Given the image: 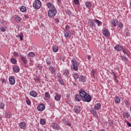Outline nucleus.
<instances>
[{
  "mask_svg": "<svg viewBox=\"0 0 131 131\" xmlns=\"http://www.w3.org/2000/svg\"><path fill=\"white\" fill-rule=\"evenodd\" d=\"M71 63L73 70L77 71V70H78V67H79V62L78 61L75 60V59H72Z\"/></svg>",
  "mask_w": 131,
  "mask_h": 131,
  "instance_id": "obj_1",
  "label": "nucleus"
},
{
  "mask_svg": "<svg viewBox=\"0 0 131 131\" xmlns=\"http://www.w3.org/2000/svg\"><path fill=\"white\" fill-rule=\"evenodd\" d=\"M56 14H57V10H56V8L51 9L48 11V16L49 18H51L52 19L54 18L56 16Z\"/></svg>",
  "mask_w": 131,
  "mask_h": 131,
  "instance_id": "obj_2",
  "label": "nucleus"
},
{
  "mask_svg": "<svg viewBox=\"0 0 131 131\" xmlns=\"http://www.w3.org/2000/svg\"><path fill=\"white\" fill-rule=\"evenodd\" d=\"M33 7L35 10L40 9V7H41V2H40V1L39 0L35 1L33 4Z\"/></svg>",
  "mask_w": 131,
  "mask_h": 131,
  "instance_id": "obj_3",
  "label": "nucleus"
},
{
  "mask_svg": "<svg viewBox=\"0 0 131 131\" xmlns=\"http://www.w3.org/2000/svg\"><path fill=\"white\" fill-rule=\"evenodd\" d=\"M82 101L84 102H87L88 103H90L91 101H92V96L90 95V94H86L82 98Z\"/></svg>",
  "mask_w": 131,
  "mask_h": 131,
  "instance_id": "obj_4",
  "label": "nucleus"
},
{
  "mask_svg": "<svg viewBox=\"0 0 131 131\" xmlns=\"http://www.w3.org/2000/svg\"><path fill=\"white\" fill-rule=\"evenodd\" d=\"M103 34L105 37H108L110 36V32H109V30L106 29H104L103 31Z\"/></svg>",
  "mask_w": 131,
  "mask_h": 131,
  "instance_id": "obj_5",
  "label": "nucleus"
},
{
  "mask_svg": "<svg viewBox=\"0 0 131 131\" xmlns=\"http://www.w3.org/2000/svg\"><path fill=\"white\" fill-rule=\"evenodd\" d=\"M45 109H46V106L43 103L39 104L37 106V110L38 111H43Z\"/></svg>",
  "mask_w": 131,
  "mask_h": 131,
  "instance_id": "obj_6",
  "label": "nucleus"
},
{
  "mask_svg": "<svg viewBox=\"0 0 131 131\" xmlns=\"http://www.w3.org/2000/svg\"><path fill=\"white\" fill-rule=\"evenodd\" d=\"M64 37L66 38H70L71 37V32L68 31H65L64 33Z\"/></svg>",
  "mask_w": 131,
  "mask_h": 131,
  "instance_id": "obj_7",
  "label": "nucleus"
},
{
  "mask_svg": "<svg viewBox=\"0 0 131 131\" xmlns=\"http://www.w3.org/2000/svg\"><path fill=\"white\" fill-rule=\"evenodd\" d=\"M86 94H88V93H86V92L82 90H80L79 93V95L80 97H81V99L83 98Z\"/></svg>",
  "mask_w": 131,
  "mask_h": 131,
  "instance_id": "obj_8",
  "label": "nucleus"
},
{
  "mask_svg": "<svg viewBox=\"0 0 131 131\" xmlns=\"http://www.w3.org/2000/svg\"><path fill=\"white\" fill-rule=\"evenodd\" d=\"M9 82L11 84H14L16 81H15V78L13 76H10L9 78Z\"/></svg>",
  "mask_w": 131,
  "mask_h": 131,
  "instance_id": "obj_9",
  "label": "nucleus"
},
{
  "mask_svg": "<svg viewBox=\"0 0 131 131\" xmlns=\"http://www.w3.org/2000/svg\"><path fill=\"white\" fill-rule=\"evenodd\" d=\"M115 50H116V51H118V52H120L122 51L123 48L122 47H121V46L117 45L115 47Z\"/></svg>",
  "mask_w": 131,
  "mask_h": 131,
  "instance_id": "obj_10",
  "label": "nucleus"
},
{
  "mask_svg": "<svg viewBox=\"0 0 131 131\" xmlns=\"http://www.w3.org/2000/svg\"><path fill=\"white\" fill-rule=\"evenodd\" d=\"M13 71L15 73H18V72L20 71V68H19L18 67L14 66V67H13Z\"/></svg>",
  "mask_w": 131,
  "mask_h": 131,
  "instance_id": "obj_11",
  "label": "nucleus"
},
{
  "mask_svg": "<svg viewBox=\"0 0 131 131\" xmlns=\"http://www.w3.org/2000/svg\"><path fill=\"white\" fill-rule=\"evenodd\" d=\"M19 126L20 128L24 129L26 127V124L24 122H21L19 124Z\"/></svg>",
  "mask_w": 131,
  "mask_h": 131,
  "instance_id": "obj_12",
  "label": "nucleus"
},
{
  "mask_svg": "<svg viewBox=\"0 0 131 131\" xmlns=\"http://www.w3.org/2000/svg\"><path fill=\"white\" fill-rule=\"evenodd\" d=\"M74 111L76 113H80V106H75L74 108Z\"/></svg>",
  "mask_w": 131,
  "mask_h": 131,
  "instance_id": "obj_13",
  "label": "nucleus"
},
{
  "mask_svg": "<svg viewBox=\"0 0 131 131\" xmlns=\"http://www.w3.org/2000/svg\"><path fill=\"white\" fill-rule=\"evenodd\" d=\"M30 94L31 96H32V97H34V98L37 97V93H36V92L35 91H31L30 93Z\"/></svg>",
  "mask_w": 131,
  "mask_h": 131,
  "instance_id": "obj_14",
  "label": "nucleus"
},
{
  "mask_svg": "<svg viewBox=\"0 0 131 131\" xmlns=\"http://www.w3.org/2000/svg\"><path fill=\"white\" fill-rule=\"evenodd\" d=\"M47 7L48 8H49V10H51L52 9H56V8H55V6H54V5H53V4L51 3H47Z\"/></svg>",
  "mask_w": 131,
  "mask_h": 131,
  "instance_id": "obj_15",
  "label": "nucleus"
},
{
  "mask_svg": "<svg viewBox=\"0 0 131 131\" xmlns=\"http://www.w3.org/2000/svg\"><path fill=\"white\" fill-rule=\"evenodd\" d=\"M72 75H73V78H74L75 81H76V80H77V79L79 78V75H78L76 73H74L72 74Z\"/></svg>",
  "mask_w": 131,
  "mask_h": 131,
  "instance_id": "obj_16",
  "label": "nucleus"
},
{
  "mask_svg": "<svg viewBox=\"0 0 131 131\" xmlns=\"http://www.w3.org/2000/svg\"><path fill=\"white\" fill-rule=\"evenodd\" d=\"M86 79V78L83 76H80L79 77V81H81V82H85Z\"/></svg>",
  "mask_w": 131,
  "mask_h": 131,
  "instance_id": "obj_17",
  "label": "nucleus"
},
{
  "mask_svg": "<svg viewBox=\"0 0 131 131\" xmlns=\"http://www.w3.org/2000/svg\"><path fill=\"white\" fill-rule=\"evenodd\" d=\"M90 26H91V27H96V25L95 24V22L94 20H89L88 22Z\"/></svg>",
  "mask_w": 131,
  "mask_h": 131,
  "instance_id": "obj_18",
  "label": "nucleus"
},
{
  "mask_svg": "<svg viewBox=\"0 0 131 131\" xmlns=\"http://www.w3.org/2000/svg\"><path fill=\"white\" fill-rule=\"evenodd\" d=\"M52 127H53L54 129H56V130L59 129V127H58V125H57V123H52Z\"/></svg>",
  "mask_w": 131,
  "mask_h": 131,
  "instance_id": "obj_19",
  "label": "nucleus"
},
{
  "mask_svg": "<svg viewBox=\"0 0 131 131\" xmlns=\"http://www.w3.org/2000/svg\"><path fill=\"white\" fill-rule=\"evenodd\" d=\"M75 99L76 101L78 102H80V101H81V97H80V96L78 94L75 95Z\"/></svg>",
  "mask_w": 131,
  "mask_h": 131,
  "instance_id": "obj_20",
  "label": "nucleus"
},
{
  "mask_svg": "<svg viewBox=\"0 0 131 131\" xmlns=\"http://www.w3.org/2000/svg\"><path fill=\"white\" fill-rule=\"evenodd\" d=\"M123 117H125V118H128L130 117V114H129V113L126 112L123 113Z\"/></svg>",
  "mask_w": 131,
  "mask_h": 131,
  "instance_id": "obj_21",
  "label": "nucleus"
},
{
  "mask_svg": "<svg viewBox=\"0 0 131 131\" xmlns=\"http://www.w3.org/2000/svg\"><path fill=\"white\" fill-rule=\"evenodd\" d=\"M20 57L21 60L23 61V63H24V64H27V58H26V57L23 56H20Z\"/></svg>",
  "mask_w": 131,
  "mask_h": 131,
  "instance_id": "obj_22",
  "label": "nucleus"
},
{
  "mask_svg": "<svg viewBox=\"0 0 131 131\" xmlns=\"http://www.w3.org/2000/svg\"><path fill=\"white\" fill-rule=\"evenodd\" d=\"M52 49H53V52H54L55 53H57V52L59 51V47H58L56 45L53 46L52 47Z\"/></svg>",
  "mask_w": 131,
  "mask_h": 131,
  "instance_id": "obj_23",
  "label": "nucleus"
},
{
  "mask_svg": "<svg viewBox=\"0 0 131 131\" xmlns=\"http://www.w3.org/2000/svg\"><path fill=\"white\" fill-rule=\"evenodd\" d=\"M95 110H99V109H101V104L100 103H97L95 104L94 107Z\"/></svg>",
  "mask_w": 131,
  "mask_h": 131,
  "instance_id": "obj_24",
  "label": "nucleus"
},
{
  "mask_svg": "<svg viewBox=\"0 0 131 131\" xmlns=\"http://www.w3.org/2000/svg\"><path fill=\"white\" fill-rule=\"evenodd\" d=\"M111 24H112V25H113V26L116 27V24H117V20L114 19L112 20Z\"/></svg>",
  "mask_w": 131,
  "mask_h": 131,
  "instance_id": "obj_25",
  "label": "nucleus"
},
{
  "mask_svg": "<svg viewBox=\"0 0 131 131\" xmlns=\"http://www.w3.org/2000/svg\"><path fill=\"white\" fill-rule=\"evenodd\" d=\"M120 101H121L120 97L118 96H116L115 99V103L118 104L119 103H120Z\"/></svg>",
  "mask_w": 131,
  "mask_h": 131,
  "instance_id": "obj_26",
  "label": "nucleus"
},
{
  "mask_svg": "<svg viewBox=\"0 0 131 131\" xmlns=\"http://www.w3.org/2000/svg\"><path fill=\"white\" fill-rule=\"evenodd\" d=\"M5 116L6 118H11V117H12V115L10 113L6 112L5 113Z\"/></svg>",
  "mask_w": 131,
  "mask_h": 131,
  "instance_id": "obj_27",
  "label": "nucleus"
},
{
  "mask_svg": "<svg viewBox=\"0 0 131 131\" xmlns=\"http://www.w3.org/2000/svg\"><path fill=\"white\" fill-rule=\"evenodd\" d=\"M96 110H95L94 108H92L91 111V112L92 114H93V115L94 116H97V111H96Z\"/></svg>",
  "mask_w": 131,
  "mask_h": 131,
  "instance_id": "obj_28",
  "label": "nucleus"
},
{
  "mask_svg": "<svg viewBox=\"0 0 131 131\" xmlns=\"http://www.w3.org/2000/svg\"><path fill=\"white\" fill-rule=\"evenodd\" d=\"M20 10L21 12H23V13H24V12H26L27 9H26V8L25 6H21L20 8Z\"/></svg>",
  "mask_w": 131,
  "mask_h": 131,
  "instance_id": "obj_29",
  "label": "nucleus"
},
{
  "mask_svg": "<svg viewBox=\"0 0 131 131\" xmlns=\"http://www.w3.org/2000/svg\"><path fill=\"white\" fill-rule=\"evenodd\" d=\"M85 6L86 8H88V9H91V7H92V4H91V3L89 2H87L85 3Z\"/></svg>",
  "mask_w": 131,
  "mask_h": 131,
  "instance_id": "obj_30",
  "label": "nucleus"
},
{
  "mask_svg": "<svg viewBox=\"0 0 131 131\" xmlns=\"http://www.w3.org/2000/svg\"><path fill=\"white\" fill-rule=\"evenodd\" d=\"M95 22H96V24H98V26H101L102 25V22H101L98 19H96L94 20Z\"/></svg>",
  "mask_w": 131,
  "mask_h": 131,
  "instance_id": "obj_31",
  "label": "nucleus"
},
{
  "mask_svg": "<svg viewBox=\"0 0 131 131\" xmlns=\"http://www.w3.org/2000/svg\"><path fill=\"white\" fill-rule=\"evenodd\" d=\"M55 100L56 101H60L61 100V96L60 95H56L55 96Z\"/></svg>",
  "mask_w": 131,
  "mask_h": 131,
  "instance_id": "obj_32",
  "label": "nucleus"
},
{
  "mask_svg": "<svg viewBox=\"0 0 131 131\" xmlns=\"http://www.w3.org/2000/svg\"><path fill=\"white\" fill-rule=\"evenodd\" d=\"M49 70H50L51 72H52V73H55V70L53 66L50 67Z\"/></svg>",
  "mask_w": 131,
  "mask_h": 131,
  "instance_id": "obj_33",
  "label": "nucleus"
},
{
  "mask_svg": "<svg viewBox=\"0 0 131 131\" xmlns=\"http://www.w3.org/2000/svg\"><path fill=\"white\" fill-rule=\"evenodd\" d=\"M45 98H47V99H50L51 98V95H50V93H49V92H46Z\"/></svg>",
  "mask_w": 131,
  "mask_h": 131,
  "instance_id": "obj_34",
  "label": "nucleus"
},
{
  "mask_svg": "<svg viewBox=\"0 0 131 131\" xmlns=\"http://www.w3.org/2000/svg\"><path fill=\"white\" fill-rule=\"evenodd\" d=\"M29 57H33L35 56V54H34L33 52H30L28 54Z\"/></svg>",
  "mask_w": 131,
  "mask_h": 131,
  "instance_id": "obj_35",
  "label": "nucleus"
},
{
  "mask_svg": "<svg viewBox=\"0 0 131 131\" xmlns=\"http://www.w3.org/2000/svg\"><path fill=\"white\" fill-rule=\"evenodd\" d=\"M15 21H17V22H20V21L21 20V18H20V17L18 16H15Z\"/></svg>",
  "mask_w": 131,
  "mask_h": 131,
  "instance_id": "obj_36",
  "label": "nucleus"
},
{
  "mask_svg": "<svg viewBox=\"0 0 131 131\" xmlns=\"http://www.w3.org/2000/svg\"><path fill=\"white\" fill-rule=\"evenodd\" d=\"M46 63L47 65H51V64H52V61H51V59L48 58L46 59Z\"/></svg>",
  "mask_w": 131,
  "mask_h": 131,
  "instance_id": "obj_37",
  "label": "nucleus"
},
{
  "mask_svg": "<svg viewBox=\"0 0 131 131\" xmlns=\"http://www.w3.org/2000/svg\"><path fill=\"white\" fill-rule=\"evenodd\" d=\"M40 123L41 124H42L43 125H44L45 124H46V120L43 119H41L40 120Z\"/></svg>",
  "mask_w": 131,
  "mask_h": 131,
  "instance_id": "obj_38",
  "label": "nucleus"
},
{
  "mask_svg": "<svg viewBox=\"0 0 131 131\" xmlns=\"http://www.w3.org/2000/svg\"><path fill=\"white\" fill-rule=\"evenodd\" d=\"M11 62L12 64H16L17 60H16V59H15V58H11Z\"/></svg>",
  "mask_w": 131,
  "mask_h": 131,
  "instance_id": "obj_39",
  "label": "nucleus"
},
{
  "mask_svg": "<svg viewBox=\"0 0 131 131\" xmlns=\"http://www.w3.org/2000/svg\"><path fill=\"white\" fill-rule=\"evenodd\" d=\"M64 75L65 76H68L69 75V71L68 70H66L64 72Z\"/></svg>",
  "mask_w": 131,
  "mask_h": 131,
  "instance_id": "obj_40",
  "label": "nucleus"
},
{
  "mask_svg": "<svg viewBox=\"0 0 131 131\" xmlns=\"http://www.w3.org/2000/svg\"><path fill=\"white\" fill-rule=\"evenodd\" d=\"M0 108L1 109H4V108H5V103L1 102L0 103Z\"/></svg>",
  "mask_w": 131,
  "mask_h": 131,
  "instance_id": "obj_41",
  "label": "nucleus"
},
{
  "mask_svg": "<svg viewBox=\"0 0 131 131\" xmlns=\"http://www.w3.org/2000/svg\"><path fill=\"white\" fill-rule=\"evenodd\" d=\"M74 3L75 5L78 6V5H79V0H74Z\"/></svg>",
  "mask_w": 131,
  "mask_h": 131,
  "instance_id": "obj_42",
  "label": "nucleus"
},
{
  "mask_svg": "<svg viewBox=\"0 0 131 131\" xmlns=\"http://www.w3.org/2000/svg\"><path fill=\"white\" fill-rule=\"evenodd\" d=\"M59 81L60 84H64V81H63V80H62L61 78L59 79Z\"/></svg>",
  "mask_w": 131,
  "mask_h": 131,
  "instance_id": "obj_43",
  "label": "nucleus"
},
{
  "mask_svg": "<svg viewBox=\"0 0 131 131\" xmlns=\"http://www.w3.org/2000/svg\"><path fill=\"white\" fill-rule=\"evenodd\" d=\"M124 103L126 106H129V105H130L129 102L127 101V100H125Z\"/></svg>",
  "mask_w": 131,
  "mask_h": 131,
  "instance_id": "obj_44",
  "label": "nucleus"
},
{
  "mask_svg": "<svg viewBox=\"0 0 131 131\" xmlns=\"http://www.w3.org/2000/svg\"><path fill=\"white\" fill-rule=\"evenodd\" d=\"M0 29L1 30V31H2V32H5V31H6V28L2 27L0 28Z\"/></svg>",
  "mask_w": 131,
  "mask_h": 131,
  "instance_id": "obj_45",
  "label": "nucleus"
},
{
  "mask_svg": "<svg viewBox=\"0 0 131 131\" xmlns=\"http://www.w3.org/2000/svg\"><path fill=\"white\" fill-rule=\"evenodd\" d=\"M121 59L123 61H127V58L124 56H122Z\"/></svg>",
  "mask_w": 131,
  "mask_h": 131,
  "instance_id": "obj_46",
  "label": "nucleus"
},
{
  "mask_svg": "<svg viewBox=\"0 0 131 131\" xmlns=\"http://www.w3.org/2000/svg\"><path fill=\"white\" fill-rule=\"evenodd\" d=\"M111 74L112 75H113V76L114 77V78L115 77H117L116 74H115V73H114V72H112V73H111Z\"/></svg>",
  "mask_w": 131,
  "mask_h": 131,
  "instance_id": "obj_47",
  "label": "nucleus"
},
{
  "mask_svg": "<svg viewBox=\"0 0 131 131\" xmlns=\"http://www.w3.org/2000/svg\"><path fill=\"white\" fill-rule=\"evenodd\" d=\"M118 27H119V28H122V27H123V25L121 23H120L119 24Z\"/></svg>",
  "mask_w": 131,
  "mask_h": 131,
  "instance_id": "obj_48",
  "label": "nucleus"
},
{
  "mask_svg": "<svg viewBox=\"0 0 131 131\" xmlns=\"http://www.w3.org/2000/svg\"><path fill=\"white\" fill-rule=\"evenodd\" d=\"M92 75L93 77H95V73H96V71L95 70H93L92 71Z\"/></svg>",
  "mask_w": 131,
  "mask_h": 131,
  "instance_id": "obj_49",
  "label": "nucleus"
},
{
  "mask_svg": "<svg viewBox=\"0 0 131 131\" xmlns=\"http://www.w3.org/2000/svg\"><path fill=\"white\" fill-rule=\"evenodd\" d=\"M26 103L28 105H30V104H31V102H30V100H29V99H27L26 100Z\"/></svg>",
  "mask_w": 131,
  "mask_h": 131,
  "instance_id": "obj_50",
  "label": "nucleus"
},
{
  "mask_svg": "<svg viewBox=\"0 0 131 131\" xmlns=\"http://www.w3.org/2000/svg\"><path fill=\"white\" fill-rule=\"evenodd\" d=\"M55 23H56L57 24H58V23H59V22H60L59 18H55Z\"/></svg>",
  "mask_w": 131,
  "mask_h": 131,
  "instance_id": "obj_51",
  "label": "nucleus"
},
{
  "mask_svg": "<svg viewBox=\"0 0 131 131\" xmlns=\"http://www.w3.org/2000/svg\"><path fill=\"white\" fill-rule=\"evenodd\" d=\"M40 80L39 79V78H36L35 79V81L36 82H39Z\"/></svg>",
  "mask_w": 131,
  "mask_h": 131,
  "instance_id": "obj_52",
  "label": "nucleus"
},
{
  "mask_svg": "<svg viewBox=\"0 0 131 131\" xmlns=\"http://www.w3.org/2000/svg\"><path fill=\"white\" fill-rule=\"evenodd\" d=\"M126 122L128 126H129V127H131V123L128 122L127 121H126Z\"/></svg>",
  "mask_w": 131,
  "mask_h": 131,
  "instance_id": "obj_53",
  "label": "nucleus"
},
{
  "mask_svg": "<svg viewBox=\"0 0 131 131\" xmlns=\"http://www.w3.org/2000/svg\"><path fill=\"white\" fill-rule=\"evenodd\" d=\"M63 121V123L64 124H66L68 122H67V121H66V119H63L62 120Z\"/></svg>",
  "mask_w": 131,
  "mask_h": 131,
  "instance_id": "obj_54",
  "label": "nucleus"
},
{
  "mask_svg": "<svg viewBox=\"0 0 131 131\" xmlns=\"http://www.w3.org/2000/svg\"><path fill=\"white\" fill-rule=\"evenodd\" d=\"M122 51L123 53H124V54H127V51H126V49L124 50L123 49V50Z\"/></svg>",
  "mask_w": 131,
  "mask_h": 131,
  "instance_id": "obj_55",
  "label": "nucleus"
},
{
  "mask_svg": "<svg viewBox=\"0 0 131 131\" xmlns=\"http://www.w3.org/2000/svg\"><path fill=\"white\" fill-rule=\"evenodd\" d=\"M114 79L115 82H118V80H117V77H115V78H114Z\"/></svg>",
  "mask_w": 131,
  "mask_h": 131,
  "instance_id": "obj_56",
  "label": "nucleus"
},
{
  "mask_svg": "<svg viewBox=\"0 0 131 131\" xmlns=\"http://www.w3.org/2000/svg\"><path fill=\"white\" fill-rule=\"evenodd\" d=\"M67 14H68V15H71V12L70 11H67Z\"/></svg>",
  "mask_w": 131,
  "mask_h": 131,
  "instance_id": "obj_57",
  "label": "nucleus"
},
{
  "mask_svg": "<svg viewBox=\"0 0 131 131\" xmlns=\"http://www.w3.org/2000/svg\"><path fill=\"white\" fill-rule=\"evenodd\" d=\"M69 27H70L69 26L67 25V26H66V30H68V29H69Z\"/></svg>",
  "mask_w": 131,
  "mask_h": 131,
  "instance_id": "obj_58",
  "label": "nucleus"
},
{
  "mask_svg": "<svg viewBox=\"0 0 131 131\" xmlns=\"http://www.w3.org/2000/svg\"><path fill=\"white\" fill-rule=\"evenodd\" d=\"M2 81L3 83H6V80H5L4 79H2Z\"/></svg>",
  "mask_w": 131,
  "mask_h": 131,
  "instance_id": "obj_59",
  "label": "nucleus"
},
{
  "mask_svg": "<svg viewBox=\"0 0 131 131\" xmlns=\"http://www.w3.org/2000/svg\"><path fill=\"white\" fill-rule=\"evenodd\" d=\"M57 77H58V78H61V75H60L59 74H57Z\"/></svg>",
  "mask_w": 131,
  "mask_h": 131,
  "instance_id": "obj_60",
  "label": "nucleus"
},
{
  "mask_svg": "<svg viewBox=\"0 0 131 131\" xmlns=\"http://www.w3.org/2000/svg\"><path fill=\"white\" fill-rule=\"evenodd\" d=\"M14 56H16V57L18 56V53L17 52H14Z\"/></svg>",
  "mask_w": 131,
  "mask_h": 131,
  "instance_id": "obj_61",
  "label": "nucleus"
},
{
  "mask_svg": "<svg viewBox=\"0 0 131 131\" xmlns=\"http://www.w3.org/2000/svg\"><path fill=\"white\" fill-rule=\"evenodd\" d=\"M66 125H68V126H71V123H69L68 122L66 124Z\"/></svg>",
  "mask_w": 131,
  "mask_h": 131,
  "instance_id": "obj_62",
  "label": "nucleus"
},
{
  "mask_svg": "<svg viewBox=\"0 0 131 131\" xmlns=\"http://www.w3.org/2000/svg\"><path fill=\"white\" fill-rule=\"evenodd\" d=\"M24 17L26 19H28V15H25Z\"/></svg>",
  "mask_w": 131,
  "mask_h": 131,
  "instance_id": "obj_63",
  "label": "nucleus"
},
{
  "mask_svg": "<svg viewBox=\"0 0 131 131\" xmlns=\"http://www.w3.org/2000/svg\"><path fill=\"white\" fill-rule=\"evenodd\" d=\"M88 59H89V60H91V55H88Z\"/></svg>",
  "mask_w": 131,
  "mask_h": 131,
  "instance_id": "obj_64",
  "label": "nucleus"
}]
</instances>
